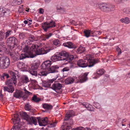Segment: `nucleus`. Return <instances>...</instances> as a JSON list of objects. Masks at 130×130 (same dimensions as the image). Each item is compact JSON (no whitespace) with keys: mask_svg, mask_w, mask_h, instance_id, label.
<instances>
[{"mask_svg":"<svg viewBox=\"0 0 130 130\" xmlns=\"http://www.w3.org/2000/svg\"><path fill=\"white\" fill-rule=\"evenodd\" d=\"M54 22L52 21L49 22H45L42 24V28L44 31L46 32L50 28L55 26Z\"/></svg>","mask_w":130,"mask_h":130,"instance_id":"7","label":"nucleus"},{"mask_svg":"<svg viewBox=\"0 0 130 130\" xmlns=\"http://www.w3.org/2000/svg\"><path fill=\"white\" fill-rule=\"evenodd\" d=\"M91 31L90 30H85L84 32L85 34V36L87 37H88L90 35V34H91Z\"/></svg>","mask_w":130,"mask_h":130,"instance_id":"42","label":"nucleus"},{"mask_svg":"<svg viewBox=\"0 0 130 130\" xmlns=\"http://www.w3.org/2000/svg\"><path fill=\"white\" fill-rule=\"evenodd\" d=\"M53 34L51 33H47L45 35H41L40 36L39 39L41 41H45L51 36Z\"/></svg>","mask_w":130,"mask_h":130,"instance_id":"16","label":"nucleus"},{"mask_svg":"<svg viewBox=\"0 0 130 130\" xmlns=\"http://www.w3.org/2000/svg\"><path fill=\"white\" fill-rule=\"evenodd\" d=\"M62 87V84L57 82H55L52 86V88L58 93L61 92L60 91L58 92V91L60 90Z\"/></svg>","mask_w":130,"mask_h":130,"instance_id":"9","label":"nucleus"},{"mask_svg":"<svg viewBox=\"0 0 130 130\" xmlns=\"http://www.w3.org/2000/svg\"><path fill=\"white\" fill-rule=\"evenodd\" d=\"M104 70L103 69H101L99 70L97 72L98 75H101L104 74Z\"/></svg>","mask_w":130,"mask_h":130,"instance_id":"47","label":"nucleus"},{"mask_svg":"<svg viewBox=\"0 0 130 130\" xmlns=\"http://www.w3.org/2000/svg\"><path fill=\"white\" fill-rule=\"evenodd\" d=\"M28 39L30 41L32 42L34 41H37L38 40L37 38H36L34 36L32 35H30L28 37Z\"/></svg>","mask_w":130,"mask_h":130,"instance_id":"30","label":"nucleus"},{"mask_svg":"<svg viewBox=\"0 0 130 130\" xmlns=\"http://www.w3.org/2000/svg\"><path fill=\"white\" fill-rule=\"evenodd\" d=\"M73 112L72 110H70L67 112L64 119V121H67L69 119L70 117L72 115Z\"/></svg>","mask_w":130,"mask_h":130,"instance_id":"22","label":"nucleus"},{"mask_svg":"<svg viewBox=\"0 0 130 130\" xmlns=\"http://www.w3.org/2000/svg\"><path fill=\"white\" fill-rule=\"evenodd\" d=\"M75 130H85L84 128L82 127H78L76 128Z\"/></svg>","mask_w":130,"mask_h":130,"instance_id":"62","label":"nucleus"},{"mask_svg":"<svg viewBox=\"0 0 130 130\" xmlns=\"http://www.w3.org/2000/svg\"><path fill=\"white\" fill-rule=\"evenodd\" d=\"M12 120L14 124H20V119L19 117V115L18 114H14V119L12 118Z\"/></svg>","mask_w":130,"mask_h":130,"instance_id":"15","label":"nucleus"},{"mask_svg":"<svg viewBox=\"0 0 130 130\" xmlns=\"http://www.w3.org/2000/svg\"><path fill=\"white\" fill-rule=\"evenodd\" d=\"M0 48L2 50H4L5 48V43L3 42H0Z\"/></svg>","mask_w":130,"mask_h":130,"instance_id":"49","label":"nucleus"},{"mask_svg":"<svg viewBox=\"0 0 130 130\" xmlns=\"http://www.w3.org/2000/svg\"><path fill=\"white\" fill-rule=\"evenodd\" d=\"M29 82L28 77L26 76L25 75L23 76L21 78V82L24 83L26 84Z\"/></svg>","mask_w":130,"mask_h":130,"instance_id":"21","label":"nucleus"},{"mask_svg":"<svg viewBox=\"0 0 130 130\" xmlns=\"http://www.w3.org/2000/svg\"><path fill=\"white\" fill-rule=\"evenodd\" d=\"M98 6L99 8L103 12H107L114 10V6L110 4L101 3L99 4Z\"/></svg>","mask_w":130,"mask_h":130,"instance_id":"3","label":"nucleus"},{"mask_svg":"<svg viewBox=\"0 0 130 130\" xmlns=\"http://www.w3.org/2000/svg\"><path fill=\"white\" fill-rule=\"evenodd\" d=\"M91 34H94V35H100L101 34V32L99 31H91Z\"/></svg>","mask_w":130,"mask_h":130,"instance_id":"53","label":"nucleus"},{"mask_svg":"<svg viewBox=\"0 0 130 130\" xmlns=\"http://www.w3.org/2000/svg\"><path fill=\"white\" fill-rule=\"evenodd\" d=\"M63 45L69 48H73L74 47L73 44L71 42L64 43H63Z\"/></svg>","mask_w":130,"mask_h":130,"instance_id":"23","label":"nucleus"},{"mask_svg":"<svg viewBox=\"0 0 130 130\" xmlns=\"http://www.w3.org/2000/svg\"><path fill=\"white\" fill-rule=\"evenodd\" d=\"M123 12L125 14H128V8H124L123 10Z\"/></svg>","mask_w":130,"mask_h":130,"instance_id":"58","label":"nucleus"},{"mask_svg":"<svg viewBox=\"0 0 130 130\" xmlns=\"http://www.w3.org/2000/svg\"><path fill=\"white\" fill-rule=\"evenodd\" d=\"M17 66L19 69H22L24 67L23 63V62H18L17 63Z\"/></svg>","mask_w":130,"mask_h":130,"instance_id":"44","label":"nucleus"},{"mask_svg":"<svg viewBox=\"0 0 130 130\" xmlns=\"http://www.w3.org/2000/svg\"><path fill=\"white\" fill-rule=\"evenodd\" d=\"M38 46V45L36 44H33V45L31 46L32 48L33 49V51L37 49L36 48Z\"/></svg>","mask_w":130,"mask_h":130,"instance_id":"60","label":"nucleus"},{"mask_svg":"<svg viewBox=\"0 0 130 130\" xmlns=\"http://www.w3.org/2000/svg\"><path fill=\"white\" fill-rule=\"evenodd\" d=\"M59 68V67L56 65L51 66L46 70L47 72L48 73H54L58 72L57 69Z\"/></svg>","mask_w":130,"mask_h":130,"instance_id":"12","label":"nucleus"},{"mask_svg":"<svg viewBox=\"0 0 130 130\" xmlns=\"http://www.w3.org/2000/svg\"><path fill=\"white\" fill-rule=\"evenodd\" d=\"M37 119L38 120L39 124L40 126H45L49 122V120L48 119V118L47 117L44 118H41L40 117H38Z\"/></svg>","mask_w":130,"mask_h":130,"instance_id":"8","label":"nucleus"},{"mask_svg":"<svg viewBox=\"0 0 130 130\" xmlns=\"http://www.w3.org/2000/svg\"><path fill=\"white\" fill-rule=\"evenodd\" d=\"M82 105L89 110L92 111L94 110V108L92 106L87 103H83L82 104Z\"/></svg>","mask_w":130,"mask_h":130,"instance_id":"18","label":"nucleus"},{"mask_svg":"<svg viewBox=\"0 0 130 130\" xmlns=\"http://www.w3.org/2000/svg\"><path fill=\"white\" fill-rule=\"evenodd\" d=\"M85 51V47L80 46L77 48L76 52L77 53L80 54L83 53Z\"/></svg>","mask_w":130,"mask_h":130,"instance_id":"27","label":"nucleus"},{"mask_svg":"<svg viewBox=\"0 0 130 130\" xmlns=\"http://www.w3.org/2000/svg\"><path fill=\"white\" fill-rule=\"evenodd\" d=\"M98 62V60L96 61L95 60H90L88 61V63L85 60L80 59L77 61V64L79 67H86L87 66L91 67Z\"/></svg>","mask_w":130,"mask_h":130,"instance_id":"2","label":"nucleus"},{"mask_svg":"<svg viewBox=\"0 0 130 130\" xmlns=\"http://www.w3.org/2000/svg\"><path fill=\"white\" fill-rule=\"evenodd\" d=\"M6 43L9 47L11 49L15 47L19 44L18 40L14 37L8 38L7 40Z\"/></svg>","mask_w":130,"mask_h":130,"instance_id":"5","label":"nucleus"},{"mask_svg":"<svg viewBox=\"0 0 130 130\" xmlns=\"http://www.w3.org/2000/svg\"><path fill=\"white\" fill-rule=\"evenodd\" d=\"M50 51V50H45L43 48L37 49L34 51L32 50V53H30V58H33L37 55H40L46 54Z\"/></svg>","mask_w":130,"mask_h":130,"instance_id":"6","label":"nucleus"},{"mask_svg":"<svg viewBox=\"0 0 130 130\" xmlns=\"http://www.w3.org/2000/svg\"><path fill=\"white\" fill-rule=\"evenodd\" d=\"M22 118L23 119H24L26 120L27 121H28L29 120V118H30V116L27 114L26 113H23L22 115H21Z\"/></svg>","mask_w":130,"mask_h":130,"instance_id":"24","label":"nucleus"},{"mask_svg":"<svg viewBox=\"0 0 130 130\" xmlns=\"http://www.w3.org/2000/svg\"><path fill=\"white\" fill-rule=\"evenodd\" d=\"M25 108L26 110H29L31 109V107L28 104H27L25 105Z\"/></svg>","mask_w":130,"mask_h":130,"instance_id":"51","label":"nucleus"},{"mask_svg":"<svg viewBox=\"0 0 130 130\" xmlns=\"http://www.w3.org/2000/svg\"><path fill=\"white\" fill-rule=\"evenodd\" d=\"M23 89L24 91V93L25 94L27 95L28 96V95L32 94V93L27 90L25 88H24Z\"/></svg>","mask_w":130,"mask_h":130,"instance_id":"55","label":"nucleus"},{"mask_svg":"<svg viewBox=\"0 0 130 130\" xmlns=\"http://www.w3.org/2000/svg\"><path fill=\"white\" fill-rule=\"evenodd\" d=\"M71 128V126H64L62 128V129L63 130H69Z\"/></svg>","mask_w":130,"mask_h":130,"instance_id":"54","label":"nucleus"},{"mask_svg":"<svg viewBox=\"0 0 130 130\" xmlns=\"http://www.w3.org/2000/svg\"><path fill=\"white\" fill-rule=\"evenodd\" d=\"M22 0H15L13 1L14 4L15 5H19L22 3Z\"/></svg>","mask_w":130,"mask_h":130,"instance_id":"50","label":"nucleus"},{"mask_svg":"<svg viewBox=\"0 0 130 130\" xmlns=\"http://www.w3.org/2000/svg\"><path fill=\"white\" fill-rule=\"evenodd\" d=\"M55 80V79H49L47 82L46 83V87H50L51 86V84L53 83Z\"/></svg>","mask_w":130,"mask_h":130,"instance_id":"34","label":"nucleus"},{"mask_svg":"<svg viewBox=\"0 0 130 130\" xmlns=\"http://www.w3.org/2000/svg\"><path fill=\"white\" fill-rule=\"evenodd\" d=\"M0 16L1 17L4 16H7L9 15L10 13V11L9 10H5L2 8H0Z\"/></svg>","mask_w":130,"mask_h":130,"instance_id":"13","label":"nucleus"},{"mask_svg":"<svg viewBox=\"0 0 130 130\" xmlns=\"http://www.w3.org/2000/svg\"><path fill=\"white\" fill-rule=\"evenodd\" d=\"M117 51L118 52V55H119L121 53V49L118 47L116 48Z\"/></svg>","mask_w":130,"mask_h":130,"instance_id":"61","label":"nucleus"},{"mask_svg":"<svg viewBox=\"0 0 130 130\" xmlns=\"http://www.w3.org/2000/svg\"><path fill=\"white\" fill-rule=\"evenodd\" d=\"M26 34L23 32H20L19 33V38L20 40H24L26 38Z\"/></svg>","mask_w":130,"mask_h":130,"instance_id":"26","label":"nucleus"},{"mask_svg":"<svg viewBox=\"0 0 130 130\" xmlns=\"http://www.w3.org/2000/svg\"><path fill=\"white\" fill-rule=\"evenodd\" d=\"M57 10L58 12H60L61 13H64L66 11L65 9L63 7L59 6H57Z\"/></svg>","mask_w":130,"mask_h":130,"instance_id":"29","label":"nucleus"},{"mask_svg":"<svg viewBox=\"0 0 130 130\" xmlns=\"http://www.w3.org/2000/svg\"><path fill=\"white\" fill-rule=\"evenodd\" d=\"M9 73L12 77L10 79L6 82V85L7 86L4 87L3 90L4 91H7L12 93L14 90V87L12 86L13 84L15 86L17 85L16 76H18V75L19 72L17 71H15L14 72L10 71Z\"/></svg>","mask_w":130,"mask_h":130,"instance_id":"1","label":"nucleus"},{"mask_svg":"<svg viewBox=\"0 0 130 130\" xmlns=\"http://www.w3.org/2000/svg\"><path fill=\"white\" fill-rule=\"evenodd\" d=\"M44 12V9L42 8H40L39 9V13L40 14H43Z\"/></svg>","mask_w":130,"mask_h":130,"instance_id":"64","label":"nucleus"},{"mask_svg":"<svg viewBox=\"0 0 130 130\" xmlns=\"http://www.w3.org/2000/svg\"><path fill=\"white\" fill-rule=\"evenodd\" d=\"M23 93V92L20 91H17L14 94L13 96L17 98L20 99L22 97Z\"/></svg>","mask_w":130,"mask_h":130,"instance_id":"19","label":"nucleus"},{"mask_svg":"<svg viewBox=\"0 0 130 130\" xmlns=\"http://www.w3.org/2000/svg\"><path fill=\"white\" fill-rule=\"evenodd\" d=\"M88 73H85L80 77V80L81 83H83L86 81L88 79L87 76Z\"/></svg>","mask_w":130,"mask_h":130,"instance_id":"20","label":"nucleus"},{"mask_svg":"<svg viewBox=\"0 0 130 130\" xmlns=\"http://www.w3.org/2000/svg\"><path fill=\"white\" fill-rule=\"evenodd\" d=\"M84 59L85 60H87V62L88 63V61L89 60H93L91 59V57L90 55H87L85 57H84Z\"/></svg>","mask_w":130,"mask_h":130,"instance_id":"46","label":"nucleus"},{"mask_svg":"<svg viewBox=\"0 0 130 130\" xmlns=\"http://www.w3.org/2000/svg\"><path fill=\"white\" fill-rule=\"evenodd\" d=\"M65 83L67 84H71L74 81L73 78L71 77H69L65 80Z\"/></svg>","mask_w":130,"mask_h":130,"instance_id":"33","label":"nucleus"},{"mask_svg":"<svg viewBox=\"0 0 130 130\" xmlns=\"http://www.w3.org/2000/svg\"><path fill=\"white\" fill-rule=\"evenodd\" d=\"M94 105L95 108L97 109L100 108L101 107L100 104L97 102L94 103Z\"/></svg>","mask_w":130,"mask_h":130,"instance_id":"56","label":"nucleus"},{"mask_svg":"<svg viewBox=\"0 0 130 130\" xmlns=\"http://www.w3.org/2000/svg\"><path fill=\"white\" fill-rule=\"evenodd\" d=\"M28 96H27V95L26 94H25L23 96L22 95V98L23 100H25L27 98Z\"/></svg>","mask_w":130,"mask_h":130,"instance_id":"63","label":"nucleus"},{"mask_svg":"<svg viewBox=\"0 0 130 130\" xmlns=\"http://www.w3.org/2000/svg\"><path fill=\"white\" fill-rule=\"evenodd\" d=\"M9 58L6 56H2L0 57V68L5 69L8 68L10 65Z\"/></svg>","mask_w":130,"mask_h":130,"instance_id":"4","label":"nucleus"},{"mask_svg":"<svg viewBox=\"0 0 130 130\" xmlns=\"http://www.w3.org/2000/svg\"><path fill=\"white\" fill-rule=\"evenodd\" d=\"M28 122L29 124L32 125L34 124L35 125L37 124V119L35 117L32 116H30Z\"/></svg>","mask_w":130,"mask_h":130,"instance_id":"17","label":"nucleus"},{"mask_svg":"<svg viewBox=\"0 0 130 130\" xmlns=\"http://www.w3.org/2000/svg\"><path fill=\"white\" fill-rule=\"evenodd\" d=\"M29 72L32 75L35 76H37V73L36 70H34L31 69L30 70H29Z\"/></svg>","mask_w":130,"mask_h":130,"instance_id":"41","label":"nucleus"},{"mask_svg":"<svg viewBox=\"0 0 130 130\" xmlns=\"http://www.w3.org/2000/svg\"><path fill=\"white\" fill-rule=\"evenodd\" d=\"M68 53L64 51H63L59 53L58 55V60L66 61V58L67 56Z\"/></svg>","mask_w":130,"mask_h":130,"instance_id":"11","label":"nucleus"},{"mask_svg":"<svg viewBox=\"0 0 130 130\" xmlns=\"http://www.w3.org/2000/svg\"><path fill=\"white\" fill-rule=\"evenodd\" d=\"M52 63L50 60H47L44 62L41 65L42 69L47 70L51 67Z\"/></svg>","mask_w":130,"mask_h":130,"instance_id":"10","label":"nucleus"},{"mask_svg":"<svg viewBox=\"0 0 130 130\" xmlns=\"http://www.w3.org/2000/svg\"><path fill=\"white\" fill-rule=\"evenodd\" d=\"M70 70L69 68L68 67H66L64 68L62 70V71L63 72L65 71H68Z\"/></svg>","mask_w":130,"mask_h":130,"instance_id":"59","label":"nucleus"},{"mask_svg":"<svg viewBox=\"0 0 130 130\" xmlns=\"http://www.w3.org/2000/svg\"><path fill=\"white\" fill-rule=\"evenodd\" d=\"M32 43V42L30 41L29 40H28L26 41L24 43L25 44L24 45H26L29 46Z\"/></svg>","mask_w":130,"mask_h":130,"instance_id":"57","label":"nucleus"},{"mask_svg":"<svg viewBox=\"0 0 130 130\" xmlns=\"http://www.w3.org/2000/svg\"><path fill=\"white\" fill-rule=\"evenodd\" d=\"M43 71H41L39 74L41 76H46L48 74V72L46 70H43Z\"/></svg>","mask_w":130,"mask_h":130,"instance_id":"43","label":"nucleus"},{"mask_svg":"<svg viewBox=\"0 0 130 130\" xmlns=\"http://www.w3.org/2000/svg\"><path fill=\"white\" fill-rule=\"evenodd\" d=\"M8 54L14 60H18L19 59L18 58L15 57L14 56V54L13 53H12L10 52H9Z\"/></svg>","mask_w":130,"mask_h":130,"instance_id":"39","label":"nucleus"},{"mask_svg":"<svg viewBox=\"0 0 130 130\" xmlns=\"http://www.w3.org/2000/svg\"><path fill=\"white\" fill-rule=\"evenodd\" d=\"M32 100L35 102L38 103L41 101V99L39 98H38L37 96L34 95L32 98Z\"/></svg>","mask_w":130,"mask_h":130,"instance_id":"35","label":"nucleus"},{"mask_svg":"<svg viewBox=\"0 0 130 130\" xmlns=\"http://www.w3.org/2000/svg\"><path fill=\"white\" fill-rule=\"evenodd\" d=\"M42 107L44 109H46L48 110L52 109L53 108V106L50 104H45L43 105Z\"/></svg>","mask_w":130,"mask_h":130,"instance_id":"32","label":"nucleus"},{"mask_svg":"<svg viewBox=\"0 0 130 130\" xmlns=\"http://www.w3.org/2000/svg\"><path fill=\"white\" fill-rule=\"evenodd\" d=\"M39 67V64L38 63H35L33 64L31 67V69L34 70H36Z\"/></svg>","mask_w":130,"mask_h":130,"instance_id":"36","label":"nucleus"},{"mask_svg":"<svg viewBox=\"0 0 130 130\" xmlns=\"http://www.w3.org/2000/svg\"><path fill=\"white\" fill-rule=\"evenodd\" d=\"M5 37V33L2 31H0V42L2 41Z\"/></svg>","mask_w":130,"mask_h":130,"instance_id":"40","label":"nucleus"},{"mask_svg":"<svg viewBox=\"0 0 130 130\" xmlns=\"http://www.w3.org/2000/svg\"><path fill=\"white\" fill-rule=\"evenodd\" d=\"M120 21L122 23L126 24H128L130 22V20L128 18L126 17L124 18H122L120 19Z\"/></svg>","mask_w":130,"mask_h":130,"instance_id":"25","label":"nucleus"},{"mask_svg":"<svg viewBox=\"0 0 130 130\" xmlns=\"http://www.w3.org/2000/svg\"><path fill=\"white\" fill-rule=\"evenodd\" d=\"M58 55H54L51 57V59L53 61H56L58 60Z\"/></svg>","mask_w":130,"mask_h":130,"instance_id":"38","label":"nucleus"},{"mask_svg":"<svg viewBox=\"0 0 130 130\" xmlns=\"http://www.w3.org/2000/svg\"><path fill=\"white\" fill-rule=\"evenodd\" d=\"M23 46L24 47L23 50L24 52L30 56V53H32V50H31L29 46L28 45H24L23 44L22 45V47Z\"/></svg>","mask_w":130,"mask_h":130,"instance_id":"14","label":"nucleus"},{"mask_svg":"<svg viewBox=\"0 0 130 130\" xmlns=\"http://www.w3.org/2000/svg\"><path fill=\"white\" fill-rule=\"evenodd\" d=\"M12 33V32L11 30H7L5 33V39H6L8 36L11 35Z\"/></svg>","mask_w":130,"mask_h":130,"instance_id":"37","label":"nucleus"},{"mask_svg":"<svg viewBox=\"0 0 130 130\" xmlns=\"http://www.w3.org/2000/svg\"><path fill=\"white\" fill-rule=\"evenodd\" d=\"M30 58V56L26 53H22L20 56L19 59L20 60H22L25 58Z\"/></svg>","mask_w":130,"mask_h":130,"instance_id":"28","label":"nucleus"},{"mask_svg":"<svg viewBox=\"0 0 130 130\" xmlns=\"http://www.w3.org/2000/svg\"><path fill=\"white\" fill-rule=\"evenodd\" d=\"M60 42L58 39L54 40L53 41V44L56 46L58 45V46H60Z\"/></svg>","mask_w":130,"mask_h":130,"instance_id":"45","label":"nucleus"},{"mask_svg":"<svg viewBox=\"0 0 130 130\" xmlns=\"http://www.w3.org/2000/svg\"><path fill=\"white\" fill-rule=\"evenodd\" d=\"M66 61L68 62L72 60L74 58V56L72 55H69L68 53L67 56L66 57Z\"/></svg>","mask_w":130,"mask_h":130,"instance_id":"31","label":"nucleus"},{"mask_svg":"<svg viewBox=\"0 0 130 130\" xmlns=\"http://www.w3.org/2000/svg\"><path fill=\"white\" fill-rule=\"evenodd\" d=\"M56 124V122H53L50 123L49 121V122L48 123V126L50 127H54L55 126Z\"/></svg>","mask_w":130,"mask_h":130,"instance_id":"48","label":"nucleus"},{"mask_svg":"<svg viewBox=\"0 0 130 130\" xmlns=\"http://www.w3.org/2000/svg\"><path fill=\"white\" fill-rule=\"evenodd\" d=\"M23 6L21 5L19 6V8L18 9V12L20 13H21L23 12Z\"/></svg>","mask_w":130,"mask_h":130,"instance_id":"52","label":"nucleus"}]
</instances>
